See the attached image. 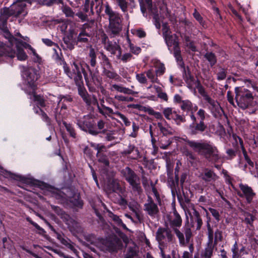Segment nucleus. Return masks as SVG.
Here are the masks:
<instances>
[{
  "instance_id": "nucleus-1",
  "label": "nucleus",
  "mask_w": 258,
  "mask_h": 258,
  "mask_svg": "<svg viewBox=\"0 0 258 258\" xmlns=\"http://www.w3.org/2000/svg\"><path fill=\"white\" fill-rule=\"evenodd\" d=\"M182 110L189 113L191 122L189 124L188 130L190 135L198 136L204 135L208 128L205 122L206 117L209 115L202 108L198 109V106L189 100H184L180 105Z\"/></svg>"
},
{
  "instance_id": "nucleus-2",
  "label": "nucleus",
  "mask_w": 258,
  "mask_h": 258,
  "mask_svg": "<svg viewBox=\"0 0 258 258\" xmlns=\"http://www.w3.org/2000/svg\"><path fill=\"white\" fill-rule=\"evenodd\" d=\"M185 144L194 151L203 156L208 161L214 164V167L220 170L222 165L216 163L220 159L217 148L210 141L206 140L195 141L185 139Z\"/></svg>"
},
{
  "instance_id": "nucleus-3",
  "label": "nucleus",
  "mask_w": 258,
  "mask_h": 258,
  "mask_svg": "<svg viewBox=\"0 0 258 258\" xmlns=\"http://www.w3.org/2000/svg\"><path fill=\"white\" fill-rule=\"evenodd\" d=\"M174 218L170 221V225L173 228L174 233L179 239V244L181 246H184L190 242V238L192 236V234L188 225V219L187 217V226L185 225L183 227V232L185 234V239L183 233L181 232L177 228L180 227L182 225V220L181 216L177 212L175 208L173 210Z\"/></svg>"
},
{
  "instance_id": "nucleus-4",
  "label": "nucleus",
  "mask_w": 258,
  "mask_h": 258,
  "mask_svg": "<svg viewBox=\"0 0 258 258\" xmlns=\"http://www.w3.org/2000/svg\"><path fill=\"white\" fill-rule=\"evenodd\" d=\"M14 176L15 177H13V178L17 180L20 181L23 183L40 188L43 190V192L45 195H47L48 192H50L54 195L55 198L57 199H61L63 197L62 195H66L64 192H61L54 186L43 181L36 180L33 178H28L21 175H14Z\"/></svg>"
},
{
  "instance_id": "nucleus-5",
  "label": "nucleus",
  "mask_w": 258,
  "mask_h": 258,
  "mask_svg": "<svg viewBox=\"0 0 258 258\" xmlns=\"http://www.w3.org/2000/svg\"><path fill=\"white\" fill-rule=\"evenodd\" d=\"M120 174L128 183L134 192H137L138 195L142 192L140 178L132 168L126 166L120 170Z\"/></svg>"
},
{
  "instance_id": "nucleus-6",
  "label": "nucleus",
  "mask_w": 258,
  "mask_h": 258,
  "mask_svg": "<svg viewBox=\"0 0 258 258\" xmlns=\"http://www.w3.org/2000/svg\"><path fill=\"white\" fill-rule=\"evenodd\" d=\"M234 91L235 99L240 108L245 109L251 105L253 100V96L250 91L243 87H236Z\"/></svg>"
},
{
  "instance_id": "nucleus-7",
  "label": "nucleus",
  "mask_w": 258,
  "mask_h": 258,
  "mask_svg": "<svg viewBox=\"0 0 258 258\" xmlns=\"http://www.w3.org/2000/svg\"><path fill=\"white\" fill-rule=\"evenodd\" d=\"M89 64L84 61L82 62L74 61L72 64V71H71L70 67L68 66V71L64 72L70 79H73V76L75 74L83 73L86 85L89 91L93 92L94 91L95 89L91 86V84L89 83V76L87 72V71L89 70Z\"/></svg>"
},
{
  "instance_id": "nucleus-8",
  "label": "nucleus",
  "mask_w": 258,
  "mask_h": 258,
  "mask_svg": "<svg viewBox=\"0 0 258 258\" xmlns=\"http://www.w3.org/2000/svg\"><path fill=\"white\" fill-rule=\"evenodd\" d=\"M30 3V0H17L14 3L10 8H5L4 14L8 16L22 18L27 14L26 3Z\"/></svg>"
},
{
  "instance_id": "nucleus-9",
  "label": "nucleus",
  "mask_w": 258,
  "mask_h": 258,
  "mask_svg": "<svg viewBox=\"0 0 258 258\" xmlns=\"http://www.w3.org/2000/svg\"><path fill=\"white\" fill-rule=\"evenodd\" d=\"M76 121L77 125L82 131L94 136L99 134V132L96 130V122L90 115L78 118Z\"/></svg>"
},
{
  "instance_id": "nucleus-10",
  "label": "nucleus",
  "mask_w": 258,
  "mask_h": 258,
  "mask_svg": "<svg viewBox=\"0 0 258 258\" xmlns=\"http://www.w3.org/2000/svg\"><path fill=\"white\" fill-rule=\"evenodd\" d=\"M22 76L28 87L31 89L32 92L36 91L37 81L40 77L39 71L34 68H25L22 72Z\"/></svg>"
},
{
  "instance_id": "nucleus-11",
  "label": "nucleus",
  "mask_w": 258,
  "mask_h": 258,
  "mask_svg": "<svg viewBox=\"0 0 258 258\" xmlns=\"http://www.w3.org/2000/svg\"><path fill=\"white\" fill-rule=\"evenodd\" d=\"M178 111L174 110L172 107H166L163 109L162 113L165 118L168 120H172L173 123L180 126L182 123H185L186 121L183 115H180Z\"/></svg>"
},
{
  "instance_id": "nucleus-12",
  "label": "nucleus",
  "mask_w": 258,
  "mask_h": 258,
  "mask_svg": "<svg viewBox=\"0 0 258 258\" xmlns=\"http://www.w3.org/2000/svg\"><path fill=\"white\" fill-rule=\"evenodd\" d=\"M15 54L18 59L20 60H25L27 59L28 56L24 51V48H19L17 49L16 53L13 51L10 47L5 48L1 47L0 48V57L8 56L13 58L15 56Z\"/></svg>"
},
{
  "instance_id": "nucleus-13",
  "label": "nucleus",
  "mask_w": 258,
  "mask_h": 258,
  "mask_svg": "<svg viewBox=\"0 0 258 258\" xmlns=\"http://www.w3.org/2000/svg\"><path fill=\"white\" fill-rule=\"evenodd\" d=\"M239 187L241 192L239 190L237 191V195L241 198H245L246 203L248 204H250L252 202L253 199L256 195L255 193L252 188L247 184L240 183Z\"/></svg>"
},
{
  "instance_id": "nucleus-14",
  "label": "nucleus",
  "mask_w": 258,
  "mask_h": 258,
  "mask_svg": "<svg viewBox=\"0 0 258 258\" xmlns=\"http://www.w3.org/2000/svg\"><path fill=\"white\" fill-rule=\"evenodd\" d=\"M78 94L82 98L87 106L91 105L98 106V101L96 96L89 95L85 87L78 88Z\"/></svg>"
},
{
  "instance_id": "nucleus-15",
  "label": "nucleus",
  "mask_w": 258,
  "mask_h": 258,
  "mask_svg": "<svg viewBox=\"0 0 258 258\" xmlns=\"http://www.w3.org/2000/svg\"><path fill=\"white\" fill-rule=\"evenodd\" d=\"M106 246L109 251L117 252L123 248V243L121 240L116 235L109 238L106 240Z\"/></svg>"
},
{
  "instance_id": "nucleus-16",
  "label": "nucleus",
  "mask_w": 258,
  "mask_h": 258,
  "mask_svg": "<svg viewBox=\"0 0 258 258\" xmlns=\"http://www.w3.org/2000/svg\"><path fill=\"white\" fill-rule=\"evenodd\" d=\"M121 154L123 156H126L127 158L136 160L141 157V155L139 149L135 145L130 144L127 148L124 149Z\"/></svg>"
},
{
  "instance_id": "nucleus-17",
  "label": "nucleus",
  "mask_w": 258,
  "mask_h": 258,
  "mask_svg": "<svg viewBox=\"0 0 258 258\" xmlns=\"http://www.w3.org/2000/svg\"><path fill=\"white\" fill-rule=\"evenodd\" d=\"M167 237L168 241H171L172 239V234L168 228L160 227L156 233V239L160 245L163 243V240Z\"/></svg>"
},
{
  "instance_id": "nucleus-18",
  "label": "nucleus",
  "mask_w": 258,
  "mask_h": 258,
  "mask_svg": "<svg viewBox=\"0 0 258 258\" xmlns=\"http://www.w3.org/2000/svg\"><path fill=\"white\" fill-rule=\"evenodd\" d=\"M89 72L90 80L89 79V83L91 84V86L93 87L95 90L93 92H94L96 90V88L92 86V84L95 86V87L99 89L101 87L102 83V77L100 76L99 73L97 68H96V71L93 72L89 67V70H88Z\"/></svg>"
},
{
  "instance_id": "nucleus-19",
  "label": "nucleus",
  "mask_w": 258,
  "mask_h": 258,
  "mask_svg": "<svg viewBox=\"0 0 258 258\" xmlns=\"http://www.w3.org/2000/svg\"><path fill=\"white\" fill-rule=\"evenodd\" d=\"M196 88L198 89L199 93L204 97V99L212 106L213 108H216L217 103H218L217 102L207 94L205 88L203 86L199 80H197L196 81Z\"/></svg>"
},
{
  "instance_id": "nucleus-20",
  "label": "nucleus",
  "mask_w": 258,
  "mask_h": 258,
  "mask_svg": "<svg viewBox=\"0 0 258 258\" xmlns=\"http://www.w3.org/2000/svg\"><path fill=\"white\" fill-rule=\"evenodd\" d=\"M145 2L149 11L153 15V18L156 28L159 29L161 27V24L157 7L153 6L152 0H145Z\"/></svg>"
},
{
  "instance_id": "nucleus-21",
  "label": "nucleus",
  "mask_w": 258,
  "mask_h": 258,
  "mask_svg": "<svg viewBox=\"0 0 258 258\" xmlns=\"http://www.w3.org/2000/svg\"><path fill=\"white\" fill-rule=\"evenodd\" d=\"M59 100L58 102V105H60V109L67 110L68 108L71 106V103L73 101V98L71 95H59L58 97Z\"/></svg>"
},
{
  "instance_id": "nucleus-22",
  "label": "nucleus",
  "mask_w": 258,
  "mask_h": 258,
  "mask_svg": "<svg viewBox=\"0 0 258 258\" xmlns=\"http://www.w3.org/2000/svg\"><path fill=\"white\" fill-rule=\"evenodd\" d=\"M157 126L160 131V136H172L174 134V130L166 121H163V123L157 122Z\"/></svg>"
},
{
  "instance_id": "nucleus-23",
  "label": "nucleus",
  "mask_w": 258,
  "mask_h": 258,
  "mask_svg": "<svg viewBox=\"0 0 258 258\" xmlns=\"http://www.w3.org/2000/svg\"><path fill=\"white\" fill-rule=\"evenodd\" d=\"M5 37L8 39L9 42L11 45L15 43L17 49H18V46L19 48H31V46L30 44L27 43L21 39L15 38L10 33H8V35L5 36Z\"/></svg>"
},
{
  "instance_id": "nucleus-24",
  "label": "nucleus",
  "mask_w": 258,
  "mask_h": 258,
  "mask_svg": "<svg viewBox=\"0 0 258 258\" xmlns=\"http://www.w3.org/2000/svg\"><path fill=\"white\" fill-rule=\"evenodd\" d=\"M163 37L164 38L166 45L169 48L172 45H173V49L179 47V44L178 40V37L176 34L172 35L171 34H169L163 36Z\"/></svg>"
},
{
  "instance_id": "nucleus-25",
  "label": "nucleus",
  "mask_w": 258,
  "mask_h": 258,
  "mask_svg": "<svg viewBox=\"0 0 258 258\" xmlns=\"http://www.w3.org/2000/svg\"><path fill=\"white\" fill-rule=\"evenodd\" d=\"M91 37V34L86 32L85 28H82L79 34L76 38V45L79 43H88L89 42V37Z\"/></svg>"
},
{
  "instance_id": "nucleus-26",
  "label": "nucleus",
  "mask_w": 258,
  "mask_h": 258,
  "mask_svg": "<svg viewBox=\"0 0 258 258\" xmlns=\"http://www.w3.org/2000/svg\"><path fill=\"white\" fill-rule=\"evenodd\" d=\"M182 77L188 85H190L195 81L194 76L191 75L190 69L188 66H184L181 68Z\"/></svg>"
},
{
  "instance_id": "nucleus-27",
  "label": "nucleus",
  "mask_w": 258,
  "mask_h": 258,
  "mask_svg": "<svg viewBox=\"0 0 258 258\" xmlns=\"http://www.w3.org/2000/svg\"><path fill=\"white\" fill-rule=\"evenodd\" d=\"M170 136H159L158 141L160 148L162 149H167L172 143L173 139Z\"/></svg>"
},
{
  "instance_id": "nucleus-28",
  "label": "nucleus",
  "mask_w": 258,
  "mask_h": 258,
  "mask_svg": "<svg viewBox=\"0 0 258 258\" xmlns=\"http://www.w3.org/2000/svg\"><path fill=\"white\" fill-rule=\"evenodd\" d=\"M98 58L100 60V64L102 68H112V65L108 56L103 52H100Z\"/></svg>"
},
{
  "instance_id": "nucleus-29",
  "label": "nucleus",
  "mask_w": 258,
  "mask_h": 258,
  "mask_svg": "<svg viewBox=\"0 0 258 258\" xmlns=\"http://www.w3.org/2000/svg\"><path fill=\"white\" fill-rule=\"evenodd\" d=\"M217 177V175L213 171L208 168H205L202 178L206 182H210L211 181H215Z\"/></svg>"
},
{
  "instance_id": "nucleus-30",
  "label": "nucleus",
  "mask_w": 258,
  "mask_h": 258,
  "mask_svg": "<svg viewBox=\"0 0 258 258\" xmlns=\"http://www.w3.org/2000/svg\"><path fill=\"white\" fill-rule=\"evenodd\" d=\"M9 17L8 14H4V10H3L0 16V29L5 33V36H8V33H10L7 27V22Z\"/></svg>"
},
{
  "instance_id": "nucleus-31",
  "label": "nucleus",
  "mask_w": 258,
  "mask_h": 258,
  "mask_svg": "<svg viewBox=\"0 0 258 258\" xmlns=\"http://www.w3.org/2000/svg\"><path fill=\"white\" fill-rule=\"evenodd\" d=\"M63 41L64 44H66L67 48L70 50L73 49L75 45H76V38L74 36L72 33L64 36Z\"/></svg>"
},
{
  "instance_id": "nucleus-32",
  "label": "nucleus",
  "mask_w": 258,
  "mask_h": 258,
  "mask_svg": "<svg viewBox=\"0 0 258 258\" xmlns=\"http://www.w3.org/2000/svg\"><path fill=\"white\" fill-rule=\"evenodd\" d=\"M53 50L55 53V60L56 63L59 65H62L64 72L67 71L68 70V65L64 60L61 49H59L60 54H59L55 48H53Z\"/></svg>"
},
{
  "instance_id": "nucleus-33",
  "label": "nucleus",
  "mask_w": 258,
  "mask_h": 258,
  "mask_svg": "<svg viewBox=\"0 0 258 258\" xmlns=\"http://www.w3.org/2000/svg\"><path fill=\"white\" fill-rule=\"evenodd\" d=\"M33 94V100L35 102H36V106H35V107L41 108V107H45V100L44 99L43 96L36 94L35 91L34 93H32V91H30L29 93V94Z\"/></svg>"
},
{
  "instance_id": "nucleus-34",
  "label": "nucleus",
  "mask_w": 258,
  "mask_h": 258,
  "mask_svg": "<svg viewBox=\"0 0 258 258\" xmlns=\"http://www.w3.org/2000/svg\"><path fill=\"white\" fill-rule=\"evenodd\" d=\"M144 210L147 214L152 217H155L156 215L158 214L159 211L156 204L151 205H144Z\"/></svg>"
},
{
  "instance_id": "nucleus-35",
  "label": "nucleus",
  "mask_w": 258,
  "mask_h": 258,
  "mask_svg": "<svg viewBox=\"0 0 258 258\" xmlns=\"http://www.w3.org/2000/svg\"><path fill=\"white\" fill-rule=\"evenodd\" d=\"M241 212L244 217L243 222L247 225L253 226V222L256 220L255 216L243 210H241Z\"/></svg>"
},
{
  "instance_id": "nucleus-36",
  "label": "nucleus",
  "mask_w": 258,
  "mask_h": 258,
  "mask_svg": "<svg viewBox=\"0 0 258 258\" xmlns=\"http://www.w3.org/2000/svg\"><path fill=\"white\" fill-rule=\"evenodd\" d=\"M122 28L121 22L109 24L108 25V29L113 36L119 35L122 31Z\"/></svg>"
},
{
  "instance_id": "nucleus-37",
  "label": "nucleus",
  "mask_w": 258,
  "mask_h": 258,
  "mask_svg": "<svg viewBox=\"0 0 258 258\" xmlns=\"http://www.w3.org/2000/svg\"><path fill=\"white\" fill-rule=\"evenodd\" d=\"M120 47V46L117 42L108 41L105 48L107 51L110 52L112 55H115Z\"/></svg>"
},
{
  "instance_id": "nucleus-38",
  "label": "nucleus",
  "mask_w": 258,
  "mask_h": 258,
  "mask_svg": "<svg viewBox=\"0 0 258 258\" xmlns=\"http://www.w3.org/2000/svg\"><path fill=\"white\" fill-rule=\"evenodd\" d=\"M33 110L36 114L41 115L42 119L45 121L48 125H50L51 119L41 108L34 107Z\"/></svg>"
},
{
  "instance_id": "nucleus-39",
  "label": "nucleus",
  "mask_w": 258,
  "mask_h": 258,
  "mask_svg": "<svg viewBox=\"0 0 258 258\" xmlns=\"http://www.w3.org/2000/svg\"><path fill=\"white\" fill-rule=\"evenodd\" d=\"M69 202L74 207L82 209L83 208L84 203L81 200L80 195L79 194L77 196L70 198Z\"/></svg>"
},
{
  "instance_id": "nucleus-40",
  "label": "nucleus",
  "mask_w": 258,
  "mask_h": 258,
  "mask_svg": "<svg viewBox=\"0 0 258 258\" xmlns=\"http://www.w3.org/2000/svg\"><path fill=\"white\" fill-rule=\"evenodd\" d=\"M145 112H147L150 115L154 116L156 119L159 120L158 122L163 123V121H166V120L163 117V114L159 112L155 111L151 107H148V108H147V110H145Z\"/></svg>"
},
{
  "instance_id": "nucleus-41",
  "label": "nucleus",
  "mask_w": 258,
  "mask_h": 258,
  "mask_svg": "<svg viewBox=\"0 0 258 258\" xmlns=\"http://www.w3.org/2000/svg\"><path fill=\"white\" fill-rule=\"evenodd\" d=\"M88 57L90 66L93 68L95 67L97 65V55L95 49L92 47L89 49Z\"/></svg>"
},
{
  "instance_id": "nucleus-42",
  "label": "nucleus",
  "mask_w": 258,
  "mask_h": 258,
  "mask_svg": "<svg viewBox=\"0 0 258 258\" xmlns=\"http://www.w3.org/2000/svg\"><path fill=\"white\" fill-rule=\"evenodd\" d=\"M101 107L99 106V104L98 106H97L98 109V111L100 114L103 115L116 114V112L114 113L113 111V109L111 108L106 106L102 103L101 104Z\"/></svg>"
},
{
  "instance_id": "nucleus-43",
  "label": "nucleus",
  "mask_w": 258,
  "mask_h": 258,
  "mask_svg": "<svg viewBox=\"0 0 258 258\" xmlns=\"http://www.w3.org/2000/svg\"><path fill=\"white\" fill-rule=\"evenodd\" d=\"M173 54L179 67L180 68L184 67L185 66V64L181 54L180 47L174 49Z\"/></svg>"
},
{
  "instance_id": "nucleus-44",
  "label": "nucleus",
  "mask_w": 258,
  "mask_h": 258,
  "mask_svg": "<svg viewBox=\"0 0 258 258\" xmlns=\"http://www.w3.org/2000/svg\"><path fill=\"white\" fill-rule=\"evenodd\" d=\"M204 57L209 62L211 67L215 66L217 59L215 54L212 52H207L204 54Z\"/></svg>"
},
{
  "instance_id": "nucleus-45",
  "label": "nucleus",
  "mask_w": 258,
  "mask_h": 258,
  "mask_svg": "<svg viewBox=\"0 0 258 258\" xmlns=\"http://www.w3.org/2000/svg\"><path fill=\"white\" fill-rule=\"evenodd\" d=\"M62 124L66 127V129L69 134L70 136L74 139H76L77 138V133L73 124L68 123L66 121H63Z\"/></svg>"
},
{
  "instance_id": "nucleus-46",
  "label": "nucleus",
  "mask_w": 258,
  "mask_h": 258,
  "mask_svg": "<svg viewBox=\"0 0 258 258\" xmlns=\"http://www.w3.org/2000/svg\"><path fill=\"white\" fill-rule=\"evenodd\" d=\"M193 215L195 221L197 223V230H200L203 225V220L201 217L200 213L195 209H193Z\"/></svg>"
},
{
  "instance_id": "nucleus-47",
  "label": "nucleus",
  "mask_w": 258,
  "mask_h": 258,
  "mask_svg": "<svg viewBox=\"0 0 258 258\" xmlns=\"http://www.w3.org/2000/svg\"><path fill=\"white\" fill-rule=\"evenodd\" d=\"M238 150L239 148L238 146H237V147H235L234 149L232 148L227 149L226 151V153L227 154V156L226 157V159L231 160L235 158Z\"/></svg>"
},
{
  "instance_id": "nucleus-48",
  "label": "nucleus",
  "mask_w": 258,
  "mask_h": 258,
  "mask_svg": "<svg viewBox=\"0 0 258 258\" xmlns=\"http://www.w3.org/2000/svg\"><path fill=\"white\" fill-rule=\"evenodd\" d=\"M96 156L99 163L103 164L105 166H109V161L108 156L105 153L97 154Z\"/></svg>"
},
{
  "instance_id": "nucleus-49",
  "label": "nucleus",
  "mask_w": 258,
  "mask_h": 258,
  "mask_svg": "<svg viewBox=\"0 0 258 258\" xmlns=\"http://www.w3.org/2000/svg\"><path fill=\"white\" fill-rule=\"evenodd\" d=\"M90 145L91 147L97 151V154H101L107 152L106 147L103 144L91 142L90 143Z\"/></svg>"
},
{
  "instance_id": "nucleus-50",
  "label": "nucleus",
  "mask_w": 258,
  "mask_h": 258,
  "mask_svg": "<svg viewBox=\"0 0 258 258\" xmlns=\"http://www.w3.org/2000/svg\"><path fill=\"white\" fill-rule=\"evenodd\" d=\"M117 5L123 13L127 12V8L129 6L128 0H115Z\"/></svg>"
},
{
  "instance_id": "nucleus-51",
  "label": "nucleus",
  "mask_w": 258,
  "mask_h": 258,
  "mask_svg": "<svg viewBox=\"0 0 258 258\" xmlns=\"http://www.w3.org/2000/svg\"><path fill=\"white\" fill-rule=\"evenodd\" d=\"M82 74V73L75 74L73 77L75 84L78 87V89L84 87L83 86V80Z\"/></svg>"
},
{
  "instance_id": "nucleus-52",
  "label": "nucleus",
  "mask_w": 258,
  "mask_h": 258,
  "mask_svg": "<svg viewBox=\"0 0 258 258\" xmlns=\"http://www.w3.org/2000/svg\"><path fill=\"white\" fill-rule=\"evenodd\" d=\"M194 18L200 23V24L204 28L205 27L206 22L204 20L203 18L202 17L201 14L197 10L195 9L194 12L192 14Z\"/></svg>"
},
{
  "instance_id": "nucleus-53",
  "label": "nucleus",
  "mask_w": 258,
  "mask_h": 258,
  "mask_svg": "<svg viewBox=\"0 0 258 258\" xmlns=\"http://www.w3.org/2000/svg\"><path fill=\"white\" fill-rule=\"evenodd\" d=\"M111 69L112 68H104V69L102 70V74L107 78L114 79H115L118 75L115 72L109 70V69Z\"/></svg>"
},
{
  "instance_id": "nucleus-54",
  "label": "nucleus",
  "mask_w": 258,
  "mask_h": 258,
  "mask_svg": "<svg viewBox=\"0 0 258 258\" xmlns=\"http://www.w3.org/2000/svg\"><path fill=\"white\" fill-rule=\"evenodd\" d=\"M228 9L229 11H230V14L232 15V17L237 19L240 22H242L243 19L241 16L238 13V12L230 4L228 6Z\"/></svg>"
},
{
  "instance_id": "nucleus-55",
  "label": "nucleus",
  "mask_w": 258,
  "mask_h": 258,
  "mask_svg": "<svg viewBox=\"0 0 258 258\" xmlns=\"http://www.w3.org/2000/svg\"><path fill=\"white\" fill-rule=\"evenodd\" d=\"M113 90L124 94L131 93L130 92V91L128 90V88L124 87L121 85L117 84H113L111 86V90L113 91Z\"/></svg>"
},
{
  "instance_id": "nucleus-56",
  "label": "nucleus",
  "mask_w": 258,
  "mask_h": 258,
  "mask_svg": "<svg viewBox=\"0 0 258 258\" xmlns=\"http://www.w3.org/2000/svg\"><path fill=\"white\" fill-rule=\"evenodd\" d=\"M43 5L51 6L54 5L63 4V0H39Z\"/></svg>"
},
{
  "instance_id": "nucleus-57",
  "label": "nucleus",
  "mask_w": 258,
  "mask_h": 258,
  "mask_svg": "<svg viewBox=\"0 0 258 258\" xmlns=\"http://www.w3.org/2000/svg\"><path fill=\"white\" fill-rule=\"evenodd\" d=\"M105 126V122L101 119H100L96 122V130L99 132V134H105L107 130L104 129Z\"/></svg>"
},
{
  "instance_id": "nucleus-58",
  "label": "nucleus",
  "mask_w": 258,
  "mask_h": 258,
  "mask_svg": "<svg viewBox=\"0 0 258 258\" xmlns=\"http://www.w3.org/2000/svg\"><path fill=\"white\" fill-rule=\"evenodd\" d=\"M213 245H207L205 249L203 256L206 258H211L213 255Z\"/></svg>"
},
{
  "instance_id": "nucleus-59",
  "label": "nucleus",
  "mask_w": 258,
  "mask_h": 258,
  "mask_svg": "<svg viewBox=\"0 0 258 258\" xmlns=\"http://www.w3.org/2000/svg\"><path fill=\"white\" fill-rule=\"evenodd\" d=\"M109 24L113 23L121 22V16L120 14L117 12L109 17Z\"/></svg>"
},
{
  "instance_id": "nucleus-60",
  "label": "nucleus",
  "mask_w": 258,
  "mask_h": 258,
  "mask_svg": "<svg viewBox=\"0 0 258 258\" xmlns=\"http://www.w3.org/2000/svg\"><path fill=\"white\" fill-rule=\"evenodd\" d=\"M26 220L28 221L30 224L33 225L37 230H39V233L40 234H43L45 233V230L41 228L38 224H37L36 222H34L30 217H28L26 218Z\"/></svg>"
},
{
  "instance_id": "nucleus-61",
  "label": "nucleus",
  "mask_w": 258,
  "mask_h": 258,
  "mask_svg": "<svg viewBox=\"0 0 258 258\" xmlns=\"http://www.w3.org/2000/svg\"><path fill=\"white\" fill-rule=\"evenodd\" d=\"M156 67V74L157 76H162L165 72L166 68L163 63L157 64Z\"/></svg>"
},
{
  "instance_id": "nucleus-62",
  "label": "nucleus",
  "mask_w": 258,
  "mask_h": 258,
  "mask_svg": "<svg viewBox=\"0 0 258 258\" xmlns=\"http://www.w3.org/2000/svg\"><path fill=\"white\" fill-rule=\"evenodd\" d=\"M112 215V219L118 226L121 227L124 229H127L126 225L123 223L122 220L118 216L114 214Z\"/></svg>"
},
{
  "instance_id": "nucleus-63",
  "label": "nucleus",
  "mask_w": 258,
  "mask_h": 258,
  "mask_svg": "<svg viewBox=\"0 0 258 258\" xmlns=\"http://www.w3.org/2000/svg\"><path fill=\"white\" fill-rule=\"evenodd\" d=\"M62 12L67 17L74 18L75 16V13L73 12L72 8L68 6L63 7Z\"/></svg>"
},
{
  "instance_id": "nucleus-64",
  "label": "nucleus",
  "mask_w": 258,
  "mask_h": 258,
  "mask_svg": "<svg viewBox=\"0 0 258 258\" xmlns=\"http://www.w3.org/2000/svg\"><path fill=\"white\" fill-rule=\"evenodd\" d=\"M231 251L232 252V258H240L239 249H238V244L236 241L232 246Z\"/></svg>"
}]
</instances>
